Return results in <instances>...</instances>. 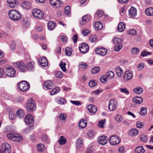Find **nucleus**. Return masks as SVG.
<instances>
[{
  "mask_svg": "<svg viewBox=\"0 0 153 153\" xmlns=\"http://www.w3.org/2000/svg\"><path fill=\"white\" fill-rule=\"evenodd\" d=\"M8 14L10 18L14 21H19L21 18L20 13L15 10H10L8 12Z\"/></svg>",
  "mask_w": 153,
  "mask_h": 153,
  "instance_id": "f257e3e1",
  "label": "nucleus"
},
{
  "mask_svg": "<svg viewBox=\"0 0 153 153\" xmlns=\"http://www.w3.org/2000/svg\"><path fill=\"white\" fill-rule=\"evenodd\" d=\"M7 136L9 139L17 142H22L23 140L22 136L18 134H13L11 133H9L7 134Z\"/></svg>",
  "mask_w": 153,
  "mask_h": 153,
  "instance_id": "f03ea898",
  "label": "nucleus"
},
{
  "mask_svg": "<svg viewBox=\"0 0 153 153\" xmlns=\"http://www.w3.org/2000/svg\"><path fill=\"white\" fill-rule=\"evenodd\" d=\"M36 108L34 101L32 99H29L27 103L26 108L29 112L33 111Z\"/></svg>",
  "mask_w": 153,
  "mask_h": 153,
  "instance_id": "7ed1b4c3",
  "label": "nucleus"
},
{
  "mask_svg": "<svg viewBox=\"0 0 153 153\" xmlns=\"http://www.w3.org/2000/svg\"><path fill=\"white\" fill-rule=\"evenodd\" d=\"M11 147L9 144L6 143H3L0 149V153H10Z\"/></svg>",
  "mask_w": 153,
  "mask_h": 153,
  "instance_id": "20e7f679",
  "label": "nucleus"
},
{
  "mask_svg": "<svg viewBox=\"0 0 153 153\" xmlns=\"http://www.w3.org/2000/svg\"><path fill=\"white\" fill-rule=\"evenodd\" d=\"M18 86L20 90L23 91H26L30 88L29 84L27 82L22 81L18 84Z\"/></svg>",
  "mask_w": 153,
  "mask_h": 153,
  "instance_id": "39448f33",
  "label": "nucleus"
},
{
  "mask_svg": "<svg viewBox=\"0 0 153 153\" xmlns=\"http://www.w3.org/2000/svg\"><path fill=\"white\" fill-rule=\"evenodd\" d=\"M6 75L9 77H13L16 74V71L15 69L11 66L6 67L4 71Z\"/></svg>",
  "mask_w": 153,
  "mask_h": 153,
  "instance_id": "423d86ee",
  "label": "nucleus"
},
{
  "mask_svg": "<svg viewBox=\"0 0 153 153\" xmlns=\"http://www.w3.org/2000/svg\"><path fill=\"white\" fill-rule=\"evenodd\" d=\"M14 65L15 67L20 72H24L27 69L25 65L23 62H18L14 63Z\"/></svg>",
  "mask_w": 153,
  "mask_h": 153,
  "instance_id": "0eeeda50",
  "label": "nucleus"
},
{
  "mask_svg": "<svg viewBox=\"0 0 153 153\" xmlns=\"http://www.w3.org/2000/svg\"><path fill=\"white\" fill-rule=\"evenodd\" d=\"M118 104L116 100L114 99L110 100L108 104V108L109 110L111 111L115 110L117 107Z\"/></svg>",
  "mask_w": 153,
  "mask_h": 153,
  "instance_id": "6e6552de",
  "label": "nucleus"
},
{
  "mask_svg": "<svg viewBox=\"0 0 153 153\" xmlns=\"http://www.w3.org/2000/svg\"><path fill=\"white\" fill-rule=\"evenodd\" d=\"M32 13L33 16L39 19H41L43 18L44 13L39 10L37 9H34L32 11Z\"/></svg>",
  "mask_w": 153,
  "mask_h": 153,
  "instance_id": "1a4fd4ad",
  "label": "nucleus"
},
{
  "mask_svg": "<svg viewBox=\"0 0 153 153\" xmlns=\"http://www.w3.org/2000/svg\"><path fill=\"white\" fill-rule=\"evenodd\" d=\"M50 3L54 8H57L62 6V2L59 0H50Z\"/></svg>",
  "mask_w": 153,
  "mask_h": 153,
  "instance_id": "9d476101",
  "label": "nucleus"
},
{
  "mask_svg": "<svg viewBox=\"0 0 153 153\" xmlns=\"http://www.w3.org/2000/svg\"><path fill=\"white\" fill-rule=\"evenodd\" d=\"M120 138L117 136L113 135L109 139V142L111 145H115L119 143L120 142Z\"/></svg>",
  "mask_w": 153,
  "mask_h": 153,
  "instance_id": "9b49d317",
  "label": "nucleus"
},
{
  "mask_svg": "<svg viewBox=\"0 0 153 153\" xmlns=\"http://www.w3.org/2000/svg\"><path fill=\"white\" fill-rule=\"evenodd\" d=\"M25 120L26 124L27 125L29 124L32 125L34 121L33 117L30 114H27L26 116Z\"/></svg>",
  "mask_w": 153,
  "mask_h": 153,
  "instance_id": "f8f14e48",
  "label": "nucleus"
},
{
  "mask_svg": "<svg viewBox=\"0 0 153 153\" xmlns=\"http://www.w3.org/2000/svg\"><path fill=\"white\" fill-rule=\"evenodd\" d=\"M89 48L88 45L83 43L81 44V46L79 47L80 51L82 53H85L87 52L89 50Z\"/></svg>",
  "mask_w": 153,
  "mask_h": 153,
  "instance_id": "ddd939ff",
  "label": "nucleus"
},
{
  "mask_svg": "<svg viewBox=\"0 0 153 153\" xmlns=\"http://www.w3.org/2000/svg\"><path fill=\"white\" fill-rule=\"evenodd\" d=\"M95 52L98 54L104 56L106 54L107 51L105 48H97L95 50Z\"/></svg>",
  "mask_w": 153,
  "mask_h": 153,
  "instance_id": "4468645a",
  "label": "nucleus"
},
{
  "mask_svg": "<svg viewBox=\"0 0 153 153\" xmlns=\"http://www.w3.org/2000/svg\"><path fill=\"white\" fill-rule=\"evenodd\" d=\"M98 142L100 144L104 145L107 143L106 137L105 136H102L100 137L97 139Z\"/></svg>",
  "mask_w": 153,
  "mask_h": 153,
  "instance_id": "2eb2a0df",
  "label": "nucleus"
},
{
  "mask_svg": "<svg viewBox=\"0 0 153 153\" xmlns=\"http://www.w3.org/2000/svg\"><path fill=\"white\" fill-rule=\"evenodd\" d=\"M8 6L11 8H14L18 4V2L16 0H7Z\"/></svg>",
  "mask_w": 153,
  "mask_h": 153,
  "instance_id": "dca6fc26",
  "label": "nucleus"
},
{
  "mask_svg": "<svg viewBox=\"0 0 153 153\" xmlns=\"http://www.w3.org/2000/svg\"><path fill=\"white\" fill-rule=\"evenodd\" d=\"M87 108L89 111L91 113H95L97 110V108L93 105L90 104L87 106Z\"/></svg>",
  "mask_w": 153,
  "mask_h": 153,
  "instance_id": "f3484780",
  "label": "nucleus"
},
{
  "mask_svg": "<svg viewBox=\"0 0 153 153\" xmlns=\"http://www.w3.org/2000/svg\"><path fill=\"white\" fill-rule=\"evenodd\" d=\"M133 77V74L131 71H126L124 76L125 80H128L131 79Z\"/></svg>",
  "mask_w": 153,
  "mask_h": 153,
  "instance_id": "a211bd4d",
  "label": "nucleus"
},
{
  "mask_svg": "<svg viewBox=\"0 0 153 153\" xmlns=\"http://www.w3.org/2000/svg\"><path fill=\"white\" fill-rule=\"evenodd\" d=\"M130 17L134 18L137 15L136 9L133 7H131L129 11Z\"/></svg>",
  "mask_w": 153,
  "mask_h": 153,
  "instance_id": "6ab92c4d",
  "label": "nucleus"
},
{
  "mask_svg": "<svg viewBox=\"0 0 153 153\" xmlns=\"http://www.w3.org/2000/svg\"><path fill=\"white\" fill-rule=\"evenodd\" d=\"M39 62L42 66L46 67L48 65V62L45 57H43L41 59H39Z\"/></svg>",
  "mask_w": 153,
  "mask_h": 153,
  "instance_id": "aec40b11",
  "label": "nucleus"
},
{
  "mask_svg": "<svg viewBox=\"0 0 153 153\" xmlns=\"http://www.w3.org/2000/svg\"><path fill=\"white\" fill-rule=\"evenodd\" d=\"M90 19L91 16L90 15H85L82 17V21L80 22V24L82 25H85L87 22L90 20Z\"/></svg>",
  "mask_w": 153,
  "mask_h": 153,
  "instance_id": "412c9836",
  "label": "nucleus"
},
{
  "mask_svg": "<svg viewBox=\"0 0 153 153\" xmlns=\"http://www.w3.org/2000/svg\"><path fill=\"white\" fill-rule=\"evenodd\" d=\"M45 86L47 89L52 88L53 87V83L51 80L47 81L44 83Z\"/></svg>",
  "mask_w": 153,
  "mask_h": 153,
  "instance_id": "4be33fe9",
  "label": "nucleus"
},
{
  "mask_svg": "<svg viewBox=\"0 0 153 153\" xmlns=\"http://www.w3.org/2000/svg\"><path fill=\"white\" fill-rule=\"evenodd\" d=\"M22 7L24 9H29L31 8V4L28 1H25L22 3Z\"/></svg>",
  "mask_w": 153,
  "mask_h": 153,
  "instance_id": "5701e85b",
  "label": "nucleus"
},
{
  "mask_svg": "<svg viewBox=\"0 0 153 153\" xmlns=\"http://www.w3.org/2000/svg\"><path fill=\"white\" fill-rule=\"evenodd\" d=\"M87 125V122L86 120L82 119L81 120L79 123V126L80 128H85Z\"/></svg>",
  "mask_w": 153,
  "mask_h": 153,
  "instance_id": "b1692460",
  "label": "nucleus"
},
{
  "mask_svg": "<svg viewBox=\"0 0 153 153\" xmlns=\"http://www.w3.org/2000/svg\"><path fill=\"white\" fill-rule=\"evenodd\" d=\"M133 102L137 104H140L143 101V99L141 97H136L133 99Z\"/></svg>",
  "mask_w": 153,
  "mask_h": 153,
  "instance_id": "393cba45",
  "label": "nucleus"
},
{
  "mask_svg": "<svg viewBox=\"0 0 153 153\" xmlns=\"http://www.w3.org/2000/svg\"><path fill=\"white\" fill-rule=\"evenodd\" d=\"M27 68L29 70L32 71L35 69V64L33 62H30L28 63L27 65Z\"/></svg>",
  "mask_w": 153,
  "mask_h": 153,
  "instance_id": "a878e982",
  "label": "nucleus"
},
{
  "mask_svg": "<svg viewBox=\"0 0 153 153\" xmlns=\"http://www.w3.org/2000/svg\"><path fill=\"white\" fill-rule=\"evenodd\" d=\"M125 28V25L123 22H121L118 26V29L119 31L121 32L123 31Z\"/></svg>",
  "mask_w": 153,
  "mask_h": 153,
  "instance_id": "bb28decb",
  "label": "nucleus"
},
{
  "mask_svg": "<svg viewBox=\"0 0 153 153\" xmlns=\"http://www.w3.org/2000/svg\"><path fill=\"white\" fill-rule=\"evenodd\" d=\"M115 71L117 76L119 77H120L121 74L123 73V70L120 67H117L116 68Z\"/></svg>",
  "mask_w": 153,
  "mask_h": 153,
  "instance_id": "cd10ccee",
  "label": "nucleus"
},
{
  "mask_svg": "<svg viewBox=\"0 0 153 153\" xmlns=\"http://www.w3.org/2000/svg\"><path fill=\"white\" fill-rule=\"evenodd\" d=\"M103 27V25L100 22H96L94 25V27L95 30H98L101 29Z\"/></svg>",
  "mask_w": 153,
  "mask_h": 153,
  "instance_id": "c85d7f7f",
  "label": "nucleus"
},
{
  "mask_svg": "<svg viewBox=\"0 0 153 153\" xmlns=\"http://www.w3.org/2000/svg\"><path fill=\"white\" fill-rule=\"evenodd\" d=\"M129 134L131 136H134L138 133V131L135 128H132L129 131Z\"/></svg>",
  "mask_w": 153,
  "mask_h": 153,
  "instance_id": "c756f323",
  "label": "nucleus"
},
{
  "mask_svg": "<svg viewBox=\"0 0 153 153\" xmlns=\"http://www.w3.org/2000/svg\"><path fill=\"white\" fill-rule=\"evenodd\" d=\"M83 143V142L82 138H79L77 140L76 145L78 148H80L82 146Z\"/></svg>",
  "mask_w": 153,
  "mask_h": 153,
  "instance_id": "7c9ffc66",
  "label": "nucleus"
},
{
  "mask_svg": "<svg viewBox=\"0 0 153 153\" xmlns=\"http://www.w3.org/2000/svg\"><path fill=\"white\" fill-rule=\"evenodd\" d=\"M16 115L20 118H22L24 117L25 114L23 111L22 110L19 109L16 111Z\"/></svg>",
  "mask_w": 153,
  "mask_h": 153,
  "instance_id": "2f4dec72",
  "label": "nucleus"
},
{
  "mask_svg": "<svg viewBox=\"0 0 153 153\" xmlns=\"http://www.w3.org/2000/svg\"><path fill=\"white\" fill-rule=\"evenodd\" d=\"M100 68L98 66L95 67L91 69V72L93 74H95L99 72Z\"/></svg>",
  "mask_w": 153,
  "mask_h": 153,
  "instance_id": "473e14b6",
  "label": "nucleus"
},
{
  "mask_svg": "<svg viewBox=\"0 0 153 153\" xmlns=\"http://www.w3.org/2000/svg\"><path fill=\"white\" fill-rule=\"evenodd\" d=\"M146 14L149 16L153 15V8L150 7L147 9L145 10Z\"/></svg>",
  "mask_w": 153,
  "mask_h": 153,
  "instance_id": "72a5a7b5",
  "label": "nucleus"
},
{
  "mask_svg": "<svg viewBox=\"0 0 153 153\" xmlns=\"http://www.w3.org/2000/svg\"><path fill=\"white\" fill-rule=\"evenodd\" d=\"M135 151L136 153H143L145 152L144 149L142 146L137 147Z\"/></svg>",
  "mask_w": 153,
  "mask_h": 153,
  "instance_id": "f704fd0d",
  "label": "nucleus"
},
{
  "mask_svg": "<svg viewBox=\"0 0 153 153\" xmlns=\"http://www.w3.org/2000/svg\"><path fill=\"white\" fill-rule=\"evenodd\" d=\"M113 43L116 45H118L119 44H121L123 42V40L121 39H118L117 38H115L113 39Z\"/></svg>",
  "mask_w": 153,
  "mask_h": 153,
  "instance_id": "c9c22d12",
  "label": "nucleus"
},
{
  "mask_svg": "<svg viewBox=\"0 0 153 153\" xmlns=\"http://www.w3.org/2000/svg\"><path fill=\"white\" fill-rule=\"evenodd\" d=\"M37 148L38 151L42 152L45 149V146L42 144H39L37 146Z\"/></svg>",
  "mask_w": 153,
  "mask_h": 153,
  "instance_id": "e433bc0d",
  "label": "nucleus"
},
{
  "mask_svg": "<svg viewBox=\"0 0 153 153\" xmlns=\"http://www.w3.org/2000/svg\"><path fill=\"white\" fill-rule=\"evenodd\" d=\"M56 25L55 23L53 21H50L48 23V27L49 30L53 29Z\"/></svg>",
  "mask_w": 153,
  "mask_h": 153,
  "instance_id": "4c0bfd02",
  "label": "nucleus"
},
{
  "mask_svg": "<svg viewBox=\"0 0 153 153\" xmlns=\"http://www.w3.org/2000/svg\"><path fill=\"white\" fill-rule=\"evenodd\" d=\"M67 140L63 136H61L58 140V142L59 144L64 145L65 144Z\"/></svg>",
  "mask_w": 153,
  "mask_h": 153,
  "instance_id": "58836bf2",
  "label": "nucleus"
},
{
  "mask_svg": "<svg viewBox=\"0 0 153 153\" xmlns=\"http://www.w3.org/2000/svg\"><path fill=\"white\" fill-rule=\"evenodd\" d=\"M147 108L145 107H142L139 112L140 114L142 116L145 115L147 114Z\"/></svg>",
  "mask_w": 153,
  "mask_h": 153,
  "instance_id": "ea45409f",
  "label": "nucleus"
},
{
  "mask_svg": "<svg viewBox=\"0 0 153 153\" xmlns=\"http://www.w3.org/2000/svg\"><path fill=\"white\" fill-rule=\"evenodd\" d=\"M106 123V120L105 119L102 120L99 122V127L101 128H103L104 127V126Z\"/></svg>",
  "mask_w": 153,
  "mask_h": 153,
  "instance_id": "a19ab883",
  "label": "nucleus"
},
{
  "mask_svg": "<svg viewBox=\"0 0 153 153\" xmlns=\"http://www.w3.org/2000/svg\"><path fill=\"white\" fill-rule=\"evenodd\" d=\"M107 79H111L114 78V74L113 72L111 71H109L107 72Z\"/></svg>",
  "mask_w": 153,
  "mask_h": 153,
  "instance_id": "79ce46f5",
  "label": "nucleus"
},
{
  "mask_svg": "<svg viewBox=\"0 0 153 153\" xmlns=\"http://www.w3.org/2000/svg\"><path fill=\"white\" fill-rule=\"evenodd\" d=\"M65 54L66 55L69 56L72 53V50L71 48L67 47L65 49Z\"/></svg>",
  "mask_w": 153,
  "mask_h": 153,
  "instance_id": "37998d69",
  "label": "nucleus"
},
{
  "mask_svg": "<svg viewBox=\"0 0 153 153\" xmlns=\"http://www.w3.org/2000/svg\"><path fill=\"white\" fill-rule=\"evenodd\" d=\"M134 93L139 94H141L143 92V89L141 87H138L134 88Z\"/></svg>",
  "mask_w": 153,
  "mask_h": 153,
  "instance_id": "c03bdc74",
  "label": "nucleus"
},
{
  "mask_svg": "<svg viewBox=\"0 0 153 153\" xmlns=\"http://www.w3.org/2000/svg\"><path fill=\"white\" fill-rule=\"evenodd\" d=\"M115 119L118 122L120 123L123 120V117L120 115L118 114L115 117Z\"/></svg>",
  "mask_w": 153,
  "mask_h": 153,
  "instance_id": "a18cd8bd",
  "label": "nucleus"
},
{
  "mask_svg": "<svg viewBox=\"0 0 153 153\" xmlns=\"http://www.w3.org/2000/svg\"><path fill=\"white\" fill-rule=\"evenodd\" d=\"M55 76L57 78H62L63 77L62 73L60 71H57L55 74Z\"/></svg>",
  "mask_w": 153,
  "mask_h": 153,
  "instance_id": "49530a36",
  "label": "nucleus"
},
{
  "mask_svg": "<svg viewBox=\"0 0 153 153\" xmlns=\"http://www.w3.org/2000/svg\"><path fill=\"white\" fill-rule=\"evenodd\" d=\"M107 79H108L106 75H103L100 77V80L102 82L105 83L107 82Z\"/></svg>",
  "mask_w": 153,
  "mask_h": 153,
  "instance_id": "de8ad7c7",
  "label": "nucleus"
},
{
  "mask_svg": "<svg viewBox=\"0 0 153 153\" xmlns=\"http://www.w3.org/2000/svg\"><path fill=\"white\" fill-rule=\"evenodd\" d=\"M97 82L96 81L94 80H90L89 82V85L91 87H94L97 85Z\"/></svg>",
  "mask_w": 153,
  "mask_h": 153,
  "instance_id": "09e8293b",
  "label": "nucleus"
},
{
  "mask_svg": "<svg viewBox=\"0 0 153 153\" xmlns=\"http://www.w3.org/2000/svg\"><path fill=\"white\" fill-rule=\"evenodd\" d=\"M10 49L12 51H14L16 49V44L14 41H12L10 45Z\"/></svg>",
  "mask_w": 153,
  "mask_h": 153,
  "instance_id": "8fccbe9b",
  "label": "nucleus"
},
{
  "mask_svg": "<svg viewBox=\"0 0 153 153\" xmlns=\"http://www.w3.org/2000/svg\"><path fill=\"white\" fill-rule=\"evenodd\" d=\"M132 53L134 54H137L140 53L139 49L137 48H134L131 50Z\"/></svg>",
  "mask_w": 153,
  "mask_h": 153,
  "instance_id": "3c124183",
  "label": "nucleus"
},
{
  "mask_svg": "<svg viewBox=\"0 0 153 153\" xmlns=\"http://www.w3.org/2000/svg\"><path fill=\"white\" fill-rule=\"evenodd\" d=\"M41 139L42 141L45 142L47 143H48L49 142L48 137L46 135H43L42 136Z\"/></svg>",
  "mask_w": 153,
  "mask_h": 153,
  "instance_id": "603ef678",
  "label": "nucleus"
},
{
  "mask_svg": "<svg viewBox=\"0 0 153 153\" xmlns=\"http://www.w3.org/2000/svg\"><path fill=\"white\" fill-rule=\"evenodd\" d=\"M70 6H66L65 8V13L66 15H69L70 14Z\"/></svg>",
  "mask_w": 153,
  "mask_h": 153,
  "instance_id": "864d4df0",
  "label": "nucleus"
},
{
  "mask_svg": "<svg viewBox=\"0 0 153 153\" xmlns=\"http://www.w3.org/2000/svg\"><path fill=\"white\" fill-rule=\"evenodd\" d=\"M148 137L147 135L142 134L140 136L141 140L144 142H145L147 140Z\"/></svg>",
  "mask_w": 153,
  "mask_h": 153,
  "instance_id": "5fc2aeb1",
  "label": "nucleus"
},
{
  "mask_svg": "<svg viewBox=\"0 0 153 153\" xmlns=\"http://www.w3.org/2000/svg\"><path fill=\"white\" fill-rule=\"evenodd\" d=\"M60 91V89L58 88H56L54 89L51 92V95H53L54 94L58 93Z\"/></svg>",
  "mask_w": 153,
  "mask_h": 153,
  "instance_id": "6e6d98bb",
  "label": "nucleus"
},
{
  "mask_svg": "<svg viewBox=\"0 0 153 153\" xmlns=\"http://www.w3.org/2000/svg\"><path fill=\"white\" fill-rule=\"evenodd\" d=\"M66 65V64L63 62H62L60 64V67L62 71L65 72L66 71V68L65 67V65Z\"/></svg>",
  "mask_w": 153,
  "mask_h": 153,
  "instance_id": "4d7b16f0",
  "label": "nucleus"
},
{
  "mask_svg": "<svg viewBox=\"0 0 153 153\" xmlns=\"http://www.w3.org/2000/svg\"><path fill=\"white\" fill-rule=\"evenodd\" d=\"M15 112L13 111L10 112L9 113V117L10 120H13L15 117Z\"/></svg>",
  "mask_w": 153,
  "mask_h": 153,
  "instance_id": "13d9d810",
  "label": "nucleus"
},
{
  "mask_svg": "<svg viewBox=\"0 0 153 153\" xmlns=\"http://www.w3.org/2000/svg\"><path fill=\"white\" fill-rule=\"evenodd\" d=\"M103 14V12L101 10H99L95 14V16H97L99 17H101Z\"/></svg>",
  "mask_w": 153,
  "mask_h": 153,
  "instance_id": "bf43d9fd",
  "label": "nucleus"
},
{
  "mask_svg": "<svg viewBox=\"0 0 153 153\" xmlns=\"http://www.w3.org/2000/svg\"><path fill=\"white\" fill-rule=\"evenodd\" d=\"M33 128V126H30L28 128L25 129L23 130V132L25 134L29 132Z\"/></svg>",
  "mask_w": 153,
  "mask_h": 153,
  "instance_id": "052dcab7",
  "label": "nucleus"
},
{
  "mask_svg": "<svg viewBox=\"0 0 153 153\" xmlns=\"http://www.w3.org/2000/svg\"><path fill=\"white\" fill-rule=\"evenodd\" d=\"M123 46L121 44H119L116 46L114 48V50L117 51H119L122 48Z\"/></svg>",
  "mask_w": 153,
  "mask_h": 153,
  "instance_id": "680f3d73",
  "label": "nucleus"
},
{
  "mask_svg": "<svg viewBox=\"0 0 153 153\" xmlns=\"http://www.w3.org/2000/svg\"><path fill=\"white\" fill-rule=\"evenodd\" d=\"M129 35H135L136 33V31L134 29H130L127 32Z\"/></svg>",
  "mask_w": 153,
  "mask_h": 153,
  "instance_id": "e2e57ef3",
  "label": "nucleus"
},
{
  "mask_svg": "<svg viewBox=\"0 0 153 153\" xmlns=\"http://www.w3.org/2000/svg\"><path fill=\"white\" fill-rule=\"evenodd\" d=\"M89 40L92 42H94L97 40V38L95 35H92L89 38Z\"/></svg>",
  "mask_w": 153,
  "mask_h": 153,
  "instance_id": "0e129e2a",
  "label": "nucleus"
},
{
  "mask_svg": "<svg viewBox=\"0 0 153 153\" xmlns=\"http://www.w3.org/2000/svg\"><path fill=\"white\" fill-rule=\"evenodd\" d=\"M144 125V124L142 122L140 121H138L136 123L137 127L138 128H142Z\"/></svg>",
  "mask_w": 153,
  "mask_h": 153,
  "instance_id": "69168bd1",
  "label": "nucleus"
},
{
  "mask_svg": "<svg viewBox=\"0 0 153 153\" xmlns=\"http://www.w3.org/2000/svg\"><path fill=\"white\" fill-rule=\"evenodd\" d=\"M66 116L64 113L60 114L59 115V118L61 120H65Z\"/></svg>",
  "mask_w": 153,
  "mask_h": 153,
  "instance_id": "338daca9",
  "label": "nucleus"
},
{
  "mask_svg": "<svg viewBox=\"0 0 153 153\" xmlns=\"http://www.w3.org/2000/svg\"><path fill=\"white\" fill-rule=\"evenodd\" d=\"M90 32V31L88 29H85L82 30V33L83 36H86Z\"/></svg>",
  "mask_w": 153,
  "mask_h": 153,
  "instance_id": "774afa93",
  "label": "nucleus"
}]
</instances>
